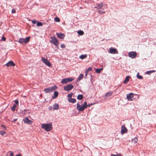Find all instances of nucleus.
I'll return each mask as SVG.
<instances>
[{
	"instance_id": "f257e3e1",
	"label": "nucleus",
	"mask_w": 156,
	"mask_h": 156,
	"mask_svg": "<svg viewBox=\"0 0 156 156\" xmlns=\"http://www.w3.org/2000/svg\"><path fill=\"white\" fill-rule=\"evenodd\" d=\"M41 128L44 129L46 131H49L52 129V125L51 123L48 124H42Z\"/></svg>"
},
{
	"instance_id": "f03ea898",
	"label": "nucleus",
	"mask_w": 156,
	"mask_h": 156,
	"mask_svg": "<svg viewBox=\"0 0 156 156\" xmlns=\"http://www.w3.org/2000/svg\"><path fill=\"white\" fill-rule=\"evenodd\" d=\"M90 106V105H87V102L85 101L83 105L82 106L77 103V104L76 108L79 111L82 112L87 107H89Z\"/></svg>"
},
{
	"instance_id": "7ed1b4c3",
	"label": "nucleus",
	"mask_w": 156,
	"mask_h": 156,
	"mask_svg": "<svg viewBox=\"0 0 156 156\" xmlns=\"http://www.w3.org/2000/svg\"><path fill=\"white\" fill-rule=\"evenodd\" d=\"M51 40L50 41V42L51 43L53 44L56 46V48H58V46L59 44L58 41L54 36H52L51 37Z\"/></svg>"
},
{
	"instance_id": "20e7f679",
	"label": "nucleus",
	"mask_w": 156,
	"mask_h": 156,
	"mask_svg": "<svg viewBox=\"0 0 156 156\" xmlns=\"http://www.w3.org/2000/svg\"><path fill=\"white\" fill-rule=\"evenodd\" d=\"M73 80V78L70 77L63 78L62 80L61 83L63 84H66L68 83L72 82Z\"/></svg>"
},
{
	"instance_id": "39448f33",
	"label": "nucleus",
	"mask_w": 156,
	"mask_h": 156,
	"mask_svg": "<svg viewBox=\"0 0 156 156\" xmlns=\"http://www.w3.org/2000/svg\"><path fill=\"white\" fill-rule=\"evenodd\" d=\"M30 39V37H28L25 38H20L19 40V42L20 44L24 43L25 44L27 43Z\"/></svg>"
},
{
	"instance_id": "423d86ee",
	"label": "nucleus",
	"mask_w": 156,
	"mask_h": 156,
	"mask_svg": "<svg viewBox=\"0 0 156 156\" xmlns=\"http://www.w3.org/2000/svg\"><path fill=\"white\" fill-rule=\"evenodd\" d=\"M41 60L46 65L49 67L51 66V64L50 62L48 61L47 59H46L43 57H41Z\"/></svg>"
},
{
	"instance_id": "0eeeda50",
	"label": "nucleus",
	"mask_w": 156,
	"mask_h": 156,
	"mask_svg": "<svg viewBox=\"0 0 156 156\" xmlns=\"http://www.w3.org/2000/svg\"><path fill=\"white\" fill-rule=\"evenodd\" d=\"M73 88V86L71 84H68L66 86L64 87V90L66 91L71 90Z\"/></svg>"
},
{
	"instance_id": "6e6552de",
	"label": "nucleus",
	"mask_w": 156,
	"mask_h": 156,
	"mask_svg": "<svg viewBox=\"0 0 156 156\" xmlns=\"http://www.w3.org/2000/svg\"><path fill=\"white\" fill-rule=\"evenodd\" d=\"M128 55L129 57L133 58H135L136 56L137 53L135 51H131L129 53Z\"/></svg>"
},
{
	"instance_id": "1a4fd4ad",
	"label": "nucleus",
	"mask_w": 156,
	"mask_h": 156,
	"mask_svg": "<svg viewBox=\"0 0 156 156\" xmlns=\"http://www.w3.org/2000/svg\"><path fill=\"white\" fill-rule=\"evenodd\" d=\"M127 129L125 127V126L122 125L121 126V133L122 134H123L125 133H126L127 132Z\"/></svg>"
},
{
	"instance_id": "9d476101",
	"label": "nucleus",
	"mask_w": 156,
	"mask_h": 156,
	"mask_svg": "<svg viewBox=\"0 0 156 156\" xmlns=\"http://www.w3.org/2000/svg\"><path fill=\"white\" fill-rule=\"evenodd\" d=\"M133 97V94L132 93H129L127 94L126 95V98L127 99L130 101L132 100V98Z\"/></svg>"
},
{
	"instance_id": "9b49d317",
	"label": "nucleus",
	"mask_w": 156,
	"mask_h": 156,
	"mask_svg": "<svg viewBox=\"0 0 156 156\" xmlns=\"http://www.w3.org/2000/svg\"><path fill=\"white\" fill-rule=\"evenodd\" d=\"M24 122L29 124H31L32 123V121L29 120L27 118H25L23 119Z\"/></svg>"
},
{
	"instance_id": "f8f14e48",
	"label": "nucleus",
	"mask_w": 156,
	"mask_h": 156,
	"mask_svg": "<svg viewBox=\"0 0 156 156\" xmlns=\"http://www.w3.org/2000/svg\"><path fill=\"white\" fill-rule=\"evenodd\" d=\"M15 65V64L12 61H9L6 64V66L7 67H10L12 66H14Z\"/></svg>"
},
{
	"instance_id": "ddd939ff",
	"label": "nucleus",
	"mask_w": 156,
	"mask_h": 156,
	"mask_svg": "<svg viewBox=\"0 0 156 156\" xmlns=\"http://www.w3.org/2000/svg\"><path fill=\"white\" fill-rule=\"evenodd\" d=\"M56 35L57 37L60 39H63L65 37V35L62 33H56Z\"/></svg>"
},
{
	"instance_id": "4468645a",
	"label": "nucleus",
	"mask_w": 156,
	"mask_h": 156,
	"mask_svg": "<svg viewBox=\"0 0 156 156\" xmlns=\"http://www.w3.org/2000/svg\"><path fill=\"white\" fill-rule=\"evenodd\" d=\"M112 94V92H109L107 93L104 96L105 98L106 99L108 98L109 96H111Z\"/></svg>"
},
{
	"instance_id": "2eb2a0df",
	"label": "nucleus",
	"mask_w": 156,
	"mask_h": 156,
	"mask_svg": "<svg viewBox=\"0 0 156 156\" xmlns=\"http://www.w3.org/2000/svg\"><path fill=\"white\" fill-rule=\"evenodd\" d=\"M117 51V50L116 48H110L109 49V52L112 54H115L116 53Z\"/></svg>"
},
{
	"instance_id": "dca6fc26",
	"label": "nucleus",
	"mask_w": 156,
	"mask_h": 156,
	"mask_svg": "<svg viewBox=\"0 0 156 156\" xmlns=\"http://www.w3.org/2000/svg\"><path fill=\"white\" fill-rule=\"evenodd\" d=\"M44 91L46 93H50L52 91V88H51V87H48V88H45L44 90Z\"/></svg>"
},
{
	"instance_id": "f3484780",
	"label": "nucleus",
	"mask_w": 156,
	"mask_h": 156,
	"mask_svg": "<svg viewBox=\"0 0 156 156\" xmlns=\"http://www.w3.org/2000/svg\"><path fill=\"white\" fill-rule=\"evenodd\" d=\"M58 91H55L54 92V95L52 97V99H54L56 98L58 96Z\"/></svg>"
},
{
	"instance_id": "a211bd4d",
	"label": "nucleus",
	"mask_w": 156,
	"mask_h": 156,
	"mask_svg": "<svg viewBox=\"0 0 156 156\" xmlns=\"http://www.w3.org/2000/svg\"><path fill=\"white\" fill-rule=\"evenodd\" d=\"M59 108V105L57 104H55L53 105V110L58 109Z\"/></svg>"
},
{
	"instance_id": "6ab92c4d",
	"label": "nucleus",
	"mask_w": 156,
	"mask_h": 156,
	"mask_svg": "<svg viewBox=\"0 0 156 156\" xmlns=\"http://www.w3.org/2000/svg\"><path fill=\"white\" fill-rule=\"evenodd\" d=\"M129 78H130V77L129 76H127L126 77L124 81L123 82V83L124 84L127 83L129 81Z\"/></svg>"
},
{
	"instance_id": "aec40b11",
	"label": "nucleus",
	"mask_w": 156,
	"mask_h": 156,
	"mask_svg": "<svg viewBox=\"0 0 156 156\" xmlns=\"http://www.w3.org/2000/svg\"><path fill=\"white\" fill-rule=\"evenodd\" d=\"M97 7H95V8H97L98 9H100L103 6V4L102 3H101L100 4H97Z\"/></svg>"
},
{
	"instance_id": "412c9836",
	"label": "nucleus",
	"mask_w": 156,
	"mask_h": 156,
	"mask_svg": "<svg viewBox=\"0 0 156 156\" xmlns=\"http://www.w3.org/2000/svg\"><path fill=\"white\" fill-rule=\"evenodd\" d=\"M68 101L69 102L72 103H75L76 101V100L75 99H72V98H69Z\"/></svg>"
},
{
	"instance_id": "4be33fe9",
	"label": "nucleus",
	"mask_w": 156,
	"mask_h": 156,
	"mask_svg": "<svg viewBox=\"0 0 156 156\" xmlns=\"http://www.w3.org/2000/svg\"><path fill=\"white\" fill-rule=\"evenodd\" d=\"M87 57V55L86 54L82 55L79 56V58L81 59H83L86 58Z\"/></svg>"
},
{
	"instance_id": "5701e85b",
	"label": "nucleus",
	"mask_w": 156,
	"mask_h": 156,
	"mask_svg": "<svg viewBox=\"0 0 156 156\" xmlns=\"http://www.w3.org/2000/svg\"><path fill=\"white\" fill-rule=\"evenodd\" d=\"M133 144L136 143L138 141V139L137 137H135L133 139H132L131 140Z\"/></svg>"
},
{
	"instance_id": "b1692460",
	"label": "nucleus",
	"mask_w": 156,
	"mask_h": 156,
	"mask_svg": "<svg viewBox=\"0 0 156 156\" xmlns=\"http://www.w3.org/2000/svg\"><path fill=\"white\" fill-rule=\"evenodd\" d=\"M83 74H81L77 79V81H80L83 78Z\"/></svg>"
},
{
	"instance_id": "393cba45",
	"label": "nucleus",
	"mask_w": 156,
	"mask_h": 156,
	"mask_svg": "<svg viewBox=\"0 0 156 156\" xmlns=\"http://www.w3.org/2000/svg\"><path fill=\"white\" fill-rule=\"evenodd\" d=\"M83 98V97L82 94H79L77 97V99L78 100H82Z\"/></svg>"
},
{
	"instance_id": "a878e982",
	"label": "nucleus",
	"mask_w": 156,
	"mask_h": 156,
	"mask_svg": "<svg viewBox=\"0 0 156 156\" xmlns=\"http://www.w3.org/2000/svg\"><path fill=\"white\" fill-rule=\"evenodd\" d=\"M103 70V68H101L100 69H96L95 70V72L96 73H100L101 71Z\"/></svg>"
},
{
	"instance_id": "bb28decb",
	"label": "nucleus",
	"mask_w": 156,
	"mask_h": 156,
	"mask_svg": "<svg viewBox=\"0 0 156 156\" xmlns=\"http://www.w3.org/2000/svg\"><path fill=\"white\" fill-rule=\"evenodd\" d=\"M139 73H138L137 74V78L139 79H143V77L142 76L139 75Z\"/></svg>"
},
{
	"instance_id": "cd10ccee",
	"label": "nucleus",
	"mask_w": 156,
	"mask_h": 156,
	"mask_svg": "<svg viewBox=\"0 0 156 156\" xmlns=\"http://www.w3.org/2000/svg\"><path fill=\"white\" fill-rule=\"evenodd\" d=\"M77 33L79 35H82L84 34L83 31L82 30H79L78 31Z\"/></svg>"
},
{
	"instance_id": "c85d7f7f",
	"label": "nucleus",
	"mask_w": 156,
	"mask_h": 156,
	"mask_svg": "<svg viewBox=\"0 0 156 156\" xmlns=\"http://www.w3.org/2000/svg\"><path fill=\"white\" fill-rule=\"evenodd\" d=\"M54 20L56 22H59L60 21V19L58 17H56L55 18Z\"/></svg>"
},
{
	"instance_id": "c756f323",
	"label": "nucleus",
	"mask_w": 156,
	"mask_h": 156,
	"mask_svg": "<svg viewBox=\"0 0 156 156\" xmlns=\"http://www.w3.org/2000/svg\"><path fill=\"white\" fill-rule=\"evenodd\" d=\"M6 132H5L3 131H0V134L2 136L4 135L5 134H6Z\"/></svg>"
},
{
	"instance_id": "7c9ffc66",
	"label": "nucleus",
	"mask_w": 156,
	"mask_h": 156,
	"mask_svg": "<svg viewBox=\"0 0 156 156\" xmlns=\"http://www.w3.org/2000/svg\"><path fill=\"white\" fill-rule=\"evenodd\" d=\"M9 120L11 121V122H14L16 121L17 120V118L14 119H12V118H11V119Z\"/></svg>"
},
{
	"instance_id": "2f4dec72",
	"label": "nucleus",
	"mask_w": 156,
	"mask_h": 156,
	"mask_svg": "<svg viewBox=\"0 0 156 156\" xmlns=\"http://www.w3.org/2000/svg\"><path fill=\"white\" fill-rule=\"evenodd\" d=\"M37 26H41L43 25V24L41 22H37Z\"/></svg>"
},
{
	"instance_id": "473e14b6",
	"label": "nucleus",
	"mask_w": 156,
	"mask_h": 156,
	"mask_svg": "<svg viewBox=\"0 0 156 156\" xmlns=\"http://www.w3.org/2000/svg\"><path fill=\"white\" fill-rule=\"evenodd\" d=\"M16 107V105H14L11 108L12 110L13 111H14L15 109V108Z\"/></svg>"
},
{
	"instance_id": "72a5a7b5",
	"label": "nucleus",
	"mask_w": 156,
	"mask_h": 156,
	"mask_svg": "<svg viewBox=\"0 0 156 156\" xmlns=\"http://www.w3.org/2000/svg\"><path fill=\"white\" fill-rule=\"evenodd\" d=\"M98 12L99 13H105V12L104 11L101 10H99L98 11Z\"/></svg>"
},
{
	"instance_id": "f704fd0d",
	"label": "nucleus",
	"mask_w": 156,
	"mask_h": 156,
	"mask_svg": "<svg viewBox=\"0 0 156 156\" xmlns=\"http://www.w3.org/2000/svg\"><path fill=\"white\" fill-rule=\"evenodd\" d=\"M51 87V88H52V90H56L57 88V87H56V86H55L53 87Z\"/></svg>"
},
{
	"instance_id": "c9c22d12",
	"label": "nucleus",
	"mask_w": 156,
	"mask_h": 156,
	"mask_svg": "<svg viewBox=\"0 0 156 156\" xmlns=\"http://www.w3.org/2000/svg\"><path fill=\"white\" fill-rule=\"evenodd\" d=\"M72 96V94H69L67 95V97L69 98H71V97Z\"/></svg>"
},
{
	"instance_id": "e433bc0d",
	"label": "nucleus",
	"mask_w": 156,
	"mask_h": 156,
	"mask_svg": "<svg viewBox=\"0 0 156 156\" xmlns=\"http://www.w3.org/2000/svg\"><path fill=\"white\" fill-rule=\"evenodd\" d=\"M111 156H122L121 155H120V154H119L116 155H115L113 154H111Z\"/></svg>"
},
{
	"instance_id": "4c0bfd02",
	"label": "nucleus",
	"mask_w": 156,
	"mask_h": 156,
	"mask_svg": "<svg viewBox=\"0 0 156 156\" xmlns=\"http://www.w3.org/2000/svg\"><path fill=\"white\" fill-rule=\"evenodd\" d=\"M60 46L61 48H65V45L64 44H61Z\"/></svg>"
},
{
	"instance_id": "58836bf2",
	"label": "nucleus",
	"mask_w": 156,
	"mask_h": 156,
	"mask_svg": "<svg viewBox=\"0 0 156 156\" xmlns=\"http://www.w3.org/2000/svg\"><path fill=\"white\" fill-rule=\"evenodd\" d=\"M155 72V70H152L151 71H148L146 72L147 74H148V73H152Z\"/></svg>"
},
{
	"instance_id": "ea45409f",
	"label": "nucleus",
	"mask_w": 156,
	"mask_h": 156,
	"mask_svg": "<svg viewBox=\"0 0 156 156\" xmlns=\"http://www.w3.org/2000/svg\"><path fill=\"white\" fill-rule=\"evenodd\" d=\"M6 40V38L4 36H3L2 38V41H5Z\"/></svg>"
},
{
	"instance_id": "a19ab883",
	"label": "nucleus",
	"mask_w": 156,
	"mask_h": 156,
	"mask_svg": "<svg viewBox=\"0 0 156 156\" xmlns=\"http://www.w3.org/2000/svg\"><path fill=\"white\" fill-rule=\"evenodd\" d=\"M16 10L15 9H12V13H16Z\"/></svg>"
},
{
	"instance_id": "79ce46f5",
	"label": "nucleus",
	"mask_w": 156,
	"mask_h": 156,
	"mask_svg": "<svg viewBox=\"0 0 156 156\" xmlns=\"http://www.w3.org/2000/svg\"><path fill=\"white\" fill-rule=\"evenodd\" d=\"M87 71H91L92 70V68L91 67H89V68L87 69Z\"/></svg>"
},
{
	"instance_id": "37998d69",
	"label": "nucleus",
	"mask_w": 156,
	"mask_h": 156,
	"mask_svg": "<svg viewBox=\"0 0 156 156\" xmlns=\"http://www.w3.org/2000/svg\"><path fill=\"white\" fill-rule=\"evenodd\" d=\"M32 23L33 24H35L36 23V20H33L32 21Z\"/></svg>"
},
{
	"instance_id": "c03bdc74",
	"label": "nucleus",
	"mask_w": 156,
	"mask_h": 156,
	"mask_svg": "<svg viewBox=\"0 0 156 156\" xmlns=\"http://www.w3.org/2000/svg\"><path fill=\"white\" fill-rule=\"evenodd\" d=\"M15 102L16 105L18 104L19 103V102L17 100H15Z\"/></svg>"
},
{
	"instance_id": "a18cd8bd",
	"label": "nucleus",
	"mask_w": 156,
	"mask_h": 156,
	"mask_svg": "<svg viewBox=\"0 0 156 156\" xmlns=\"http://www.w3.org/2000/svg\"><path fill=\"white\" fill-rule=\"evenodd\" d=\"M13 156V153L11 151L10 152V156Z\"/></svg>"
},
{
	"instance_id": "49530a36",
	"label": "nucleus",
	"mask_w": 156,
	"mask_h": 156,
	"mask_svg": "<svg viewBox=\"0 0 156 156\" xmlns=\"http://www.w3.org/2000/svg\"><path fill=\"white\" fill-rule=\"evenodd\" d=\"M89 72L88 71H87V70L85 71L86 74H87Z\"/></svg>"
},
{
	"instance_id": "de8ad7c7",
	"label": "nucleus",
	"mask_w": 156,
	"mask_h": 156,
	"mask_svg": "<svg viewBox=\"0 0 156 156\" xmlns=\"http://www.w3.org/2000/svg\"><path fill=\"white\" fill-rule=\"evenodd\" d=\"M21 156V155L20 154H19V155H16V156Z\"/></svg>"
},
{
	"instance_id": "09e8293b",
	"label": "nucleus",
	"mask_w": 156,
	"mask_h": 156,
	"mask_svg": "<svg viewBox=\"0 0 156 156\" xmlns=\"http://www.w3.org/2000/svg\"><path fill=\"white\" fill-rule=\"evenodd\" d=\"M2 126L3 127H5V126H4V125H2Z\"/></svg>"
},
{
	"instance_id": "8fccbe9b",
	"label": "nucleus",
	"mask_w": 156,
	"mask_h": 156,
	"mask_svg": "<svg viewBox=\"0 0 156 156\" xmlns=\"http://www.w3.org/2000/svg\"><path fill=\"white\" fill-rule=\"evenodd\" d=\"M151 73H148V74H150Z\"/></svg>"
},
{
	"instance_id": "3c124183",
	"label": "nucleus",
	"mask_w": 156,
	"mask_h": 156,
	"mask_svg": "<svg viewBox=\"0 0 156 156\" xmlns=\"http://www.w3.org/2000/svg\"><path fill=\"white\" fill-rule=\"evenodd\" d=\"M87 74H86L85 76H87Z\"/></svg>"
}]
</instances>
